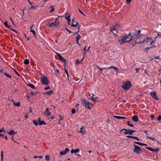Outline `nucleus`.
<instances>
[{
    "mask_svg": "<svg viewBox=\"0 0 161 161\" xmlns=\"http://www.w3.org/2000/svg\"><path fill=\"white\" fill-rule=\"evenodd\" d=\"M120 27V25L119 24L113 25L112 26L110 27L109 34L110 35L113 33L114 35V36H117V33L118 32V30H119Z\"/></svg>",
    "mask_w": 161,
    "mask_h": 161,
    "instance_id": "f257e3e1",
    "label": "nucleus"
},
{
    "mask_svg": "<svg viewBox=\"0 0 161 161\" xmlns=\"http://www.w3.org/2000/svg\"><path fill=\"white\" fill-rule=\"evenodd\" d=\"M131 86V82L129 81L125 82L122 85V87L125 90H128Z\"/></svg>",
    "mask_w": 161,
    "mask_h": 161,
    "instance_id": "f03ea898",
    "label": "nucleus"
},
{
    "mask_svg": "<svg viewBox=\"0 0 161 161\" xmlns=\"http://www.w3.org/2000/svg\"><path fill=\"white\" fill-rule=\"evenodd\" d=\"M40 80L41 82L43 84L48 85L49 84V81L48 78L44 75L41 77Z\"/></svg>",
    "mask_w": 161,
    "mask_h": 161,
    "instance_id": "7ed1b4c3",
    "label": "nucleus"
},
{
    "mask_svg": "<svg viewBox=\"0 0 161 161\" xmlns=\"http://www.w3.org/2000/svg\"><path fill=\"white\" fill-rule=\"evenodd\" d=\"M58 18L55 19V21L53 23H49L48 25L49 24V26L51 27H53L54 26L57 27L58 26L59 24V21L58 20Z\"/></svg>",
    "mask_w": 161,
    "mask_h": 161,
    "instance_id": "20e7f679",
    "label": "nucleus"
},
{
    "mask_svg": "<svg viewBox=\"0 0 161 161\" xmlns=\"http://www.w3.org/2000/svg\"><path fill=\"white\" fill-rule=\"evenodd\" d=\"M134 147L133 151L134 152L138 154H140L142 152V150L140 147L136 145H134Z\"/></svg>",
    "mask_w": 161,
    "mask_h": 161,
    "instance_id": "39448f33",
    "label": "nucleus"
},
{
    "mask_svg": "<svg viewBox=\"0 0 161 161\" xmlns=\"http://www.w3.org/2000/svg\"><path fill=\"white\" fill-rule=\"evenodd\" d=\"M85 107L88 109H91L93 107V104L90 103L88 101H84Z\"/></svg>",
    "mask_w": 161,
    "mask_h": 161,
    "instance_id": "423d86ee",
    "label": "nucleus"
},
{
    "mask_svg": "<svg viewBox=\"0 0 161 161\" xmlns=\"http://www.w3.org/2000/svg\"><path fill=\"white\" fill-rule=\"evenodd\" d=\"M121 36L122 37H123V38L121 40H118L119 43L121 45L124 44L125 42H130V41L132 40L131 37L130 38V39L129 41H125V39H124V36Z\"/></svg>",
    "mask_w": 161,
    "mask_h": 161,
    "instance_id": "0eeeda50",
    "label": "nucleus"
},
{
    "mask_svg": "<svg viewBox=\"0 0 161 161\" xmlns=\"http://www.w3.org/2000/svg\"><path fill=\"white\" fill-rule=\"evenodd\" d=\"M150 96L154 99L156 100H158L159 99L157 95V94L156 92H151L150 93Z\"/></svg>",
    "mask_w": 161,
    "mask_h": 161,
    "instance_id": "6e6552de",
    "label": "nucleus"
},
{
    "mask_svg": "<svg viewBox=\"0 0 161 161\" xmlns=\"http://www.w3.org/2000/svg\"><path fill=\"white\" fill-rule=\"evenodd\" d=\"M141 31L140 29L139 30L137 31H134L133 32H132V33H129V35H130L131 37V39H132V38L134 36H137L140 33Z\"/></svg>",
    "mask_w": 161,
    "mask_h": 161,
    "instance_id": "1a4fd4ad",
    "label": "nucleus"
},
{
    "mask_svg": "<svg viewBox=\"0 0 161 161\" xmlns=\"http://www.w3.org/2000/svg\"><path fill=\"white\" fill-rule=\"evenodd\" d=\"M33 122L35 125L36 126L38 125H42V124L46 125V123H45L44 121H41L38 123L37 121L35 120H33Z\"/></svg>",
    "mask_w": 161,
    "mask_h": 161,
    "instance_id": "9d476101",
    "label": "nucleus"
},
{
    "mask_svg": "<svg viewBox=\"0 0 161 161\" xmlns=\"http://www.w3.org/2000/svg\"><path fill=\"white\" fill-rule=\"evenodd\" d=\"M56 54L59 58L60 60L64 63V65L65 66L66 64V59L64 58L60 54L58 53H56Z\"/></svg>",
    "mask_w": 161,
    "mask_h": 161,
    "instance_id": "9b49d317",
    "label": "nucleus"
},
{
    "mask_svg": "<svg viewBox=\"0 0 161 161\" xmlns=\"http://www.w3.org/2000/svg\"><path fill=\"white\" fill-rule=\"evenodd\" d=\"M152 37H148V36H146L143 40L142 43L146 42V43H148L151 41L152 40Z\"/></svg>",
    "mask_w": 161,
    "mask_h": 161,
    "instance_id": "f8f14e48",
    "label": "nucleus"
},
{
    "mask_svg": "<svg viewBox=\"0 0 161 161\" xmlns=\"http://www.w3.org/2000/svg\"><path fill=\"white\" fill-rule=\"evenodd\" d=\"M69 151V149L68 148H66L65 151H61L60 152V154L61 155H63L65 154L68 152Z\"/></svg>",
    "mask_w": 161,
    "mask_h": 161,
    "instance_id": "ddd939ff",
    "label": "nucleus"
},
{
    "mask_svg": "<svg viewBox=\"0 0 161 161\" xmlns=\"http://www.w3.org/2000/svg\"><path fill=\"white\" fill-rule=\"evenodd\" d=\"M50 112H49V109L47 108L46 109V111L44 112V114L46 116L50 115Z\"/></svg>",
    "mask_w": 161,
    "mask_h": 161,
    "instance_id": "4468645a",
    "label": "nucleus"
},
{
    "mask_svg": "<svg viewBox=\"0 0 161 161\" xmlns=\"http://www.w3.org/2000/svg\"><path fill=\"white\" fill-rule=\"evenodd\" d=\"M132 119L135 122H138L139 121V119L137 116L135 115L132 117Z\"/></svg>",
    "mask_w": 161,
    "mask_h": 161,
    "instance_id": "2eb2a0df",
    "label": "nucleus"
},
{
    "mask_svg": "<svg viewBox=\"0 0 161 161\" xmlns=\"http://www.w3.org/2000/svg\"><path fill=\"white\" fill-rule=\"evenodd\" d=\"M78 25H79L78 23L76 22H74V19H73L72 24H71V26L73 27H76Z\"/></svg>",
    "mask_w": 161,
    "mask_h": 161,
    "instance_id": "dca6fc26",
    "label": "nucleus"
},
{
    "mask_svg": "<svg viewBox=\"0 0 161 161\" xmlns=\"http://www.w3.org/2000/svg\"><path fill=\"white\" fill-rule=\"evenodd\" d=\"M113 117L114 118H116V119H126V118L125 117L119 116H115V115L113 116Z\"/></svg>",
    "mask_w": 161,
    "mask_h": 161,
    "instance_id": "f3484780",
    "label": "nucleus"
},
{
    "mask_svg": "<svg viewBox=\"0 0 161 161\" xmlns=\"http://www.w3.org/2000/svg\"><path fill=\"white\" fill-rule=\"evenodd\" d=\"M128 134L131 135L133 133L136 132L135 130H132L129 129L127 130Z\"/></svg>",
    "mask_w": 161,
    "mask_h": 161,
    "instance_id": "a211bd4d",
    "label": "nucleus"
},
{
    "mask_svg": "<svg viewBox=\"0 0 161 161\" xmlns=\"http://www.w3.org/2000/svg\"><path fill=\"white\" fill-rule=\"evenodd\" d=\"M124 39H125V41H129L130 38H131L130 35H129V34L128 36H125L124 37Z\"/></svg>",
    "mask_w": 161,
    "mask_h": 161,
    "instance_id": "6ab92c4d",
    "label": "nucleus"
},
{
    "mask_svg": "<svg viewBox=\"0 0 161 161\" xmlns=\"http://www.w3.org/2000/svg\"><path fill=\"white\" fill-rule=\"evenodd\" d=\"M79 151V149H76L75 150L72 149L71 150V152L72 153H77Z\"/></svg>",
    "mask_w": 161,
    "mask_h": 161,
    "instance_id": "aec40b11",
    "label": "nucleus"
},
{
    "mask_svg": "<svg viewBox=\"0 0 161 161\" xmlns=\"http://www.w3.org/2000/svg\"><path fill=\"white\" fill-rule=\"evenodd\" d=\"M156 40V39H155L153 41L150 43V45L152 46L151 47H150V48H152L153 47H154L155 48L156 47V46H154V44L155 41Z\"/></svg>",
    "mask_w": 161,
    "mask_h": 161,
    "instance_id": "412c9836",
    "label": "nucleus"
},
{
    "mask_svg": "<svg viewBox=\"0 0 161 161\" xmlns=\"http://www.w3.org/2000/svg\"><path fill=\"white\" fill-rule=\"evenodd\" d=\"M13 102L14 106H16V107L20 106V103L19 102H17L16 103H15V101H13Z\"/></svg>",
    "mask_w": 161,
    "mask_h": 161,
    "instance_id": "4be33fe9",
    "label": "nucleus"
},
{
    "mask_svg": "<svg viewBox=\"0 0 161 161\" xmlns=\"http://www.w3.org/2000/svg\"><path fill=\"white\" fill-rule=\"evenodd\" d=\"M7 133L10 135H13L15 134H16L17 132H15L14 131L11 130L10 131L8 132Z\"/></svg>",
    "mask_w": 161,
    "mask_h": 161,
    "instance_id": "5701e85b",
    "label": "nucleus"
},
{
    "mask_svg": "<svg viewBox=\"0 0 161 161\" xmlns=\"http://www.w3.org/2000/svg\"><path fill=\"white\" fill-rule=\"evenodd\" d=\"M27 86H30L31 87V88L34 89L35 88V86L31 83H29L27 84Z\"/></svg>",
    "mask_w": 161,
    "mask_h": 161,
    "instance_id": "b1692460",
    "label": "nucleus"
},
{
    "mask_svg": "<svg viewBox=\"0 0 161 161\" xmlns=\"http://www.w3.org/2000/svg\"><path fill=\"white\" fill-rule=\"evenodd\" d=\"M30 32H32L34 37H36V32L34 30L31 29V30H30Z\"/></svg>",
    "mask_w": 161,
    "mask_h": 161,
    "instance_id": "393cba45",
    "label": "nucleus"
},
{
    "mask_svg": "<svg viewBox=\"0 0 161 161\" xmlns=\"http://www.w3.org/2000/svg\"><path fill=\"white\" fill-rule=\"evenodd\" d=\"M65 19H67L70 18V16L69 15V14L67 12L65 13Z\"/></svg>",
    "mask_w": 161,
    "mask_h": 161,
    "instance_id": "a878e982",
    "label": "nucleus"
},
{
    "mask_svg": "<svg viewBox=\"0 0 161 161\" xmlns=\"http://www.w3.org/2000/svg\"><path fill=\"white\" fill-rule=\"evenodd\" d=\"M64 66V67H65V69H64V70L66 72V73L67 75V78H68V80H69V74H68V71L66 69V66H65H65Z\"/></svg>",
    "mask_w": 161,
    "mask_h": 161,
    "instance_id": "bb28decb",
    "label": "nucleus"
},
{
    "mask_svg": "<svg viewBox=\"0 0 161 161\" xmlns=\"http://www.w3.org/2000/svg\"><path fill=\"white\" fill-rule=\"evenodd\" d=\"M125 130V131L124 132V134H128L127 130L126 129H123L122 130H120L119 131V132L120 133L121 131H122V130Z\"/></svg>",
    "mask_w": 161,
    "mask_h": 161,
    "instance_id": "cd10ccee",
    "label": "nucleus"
},
{
    "mask_svg": "<svg viewBox=\"0 0 161 161\" xmlns=\"http://www.w3.org/2000/svg\"><path fill=\"white\" fill-rule=\"evenodd\" d=\"M29 63V60L27 59H25L24 60V63L25 64H27Z\"/></svg>",
    "mask_w": 161,
    "mask_h": 161,
    "instance_id": "c85d7f7f",
    "label": "nucleus"
},
{
    "mask_svg": "<svg viewBox=\"0 0 161 161\" xmlns=\"http://www.w3.org/2000/svg\"><path fill=\"white\" fill-rule=\"evenodd\" d=\"M141 37V36L138 35L136 37H134L133 39L132 38V40H134L136 41L137 40V39H139Z\"/></svg>",
    "mask_w": 161,
    "mask_h": 161,
    "instance_id": "c756f323",
    "label": "nucleus"
},
{
    "mask_svg": "<svg viewBox=\"0 0 161 161\" xmlns=\"http://www.w3.org/2000/svg\"><path fill=\"white\" fill-rule=\"evenodd\" d=\"M45 158L46 161H49L50 160V156L49 155H47L45 156Z\"/></svg>",
    "mask_w": 161,
    "mask_h": 161,
    "instance_id": "7c9ffc66",
    "label": "nucleus"
},
{
    "mask_svg": "<svg viewBox=\"0 0 161 161\" xmlns=\"http://www.w3.org/2000/svg\"><path fill=\"white\" fill-rule=\"evenodd\" d=\"M4 74L8 78H10V79H12L11 76L10 75L8 74L7 73H4Z\"/></svg>",
    "mask_w": 161,
    "mask_h": 161,
    "instance_id": "2f4dec72",
    "label": "nucleus"
},
{
    "mask_svg": "<svg viewBox=\"0 0 161 161\" xmlns=\"http://www.w3.org/2000/svg\"><path fill=\"white\" fill-rule=\"evenodd\" d=\"M53 92V91L52 90H50L49 91L47 92L46 93L48 95H50L52 94Z\"/></svg>",
    "mask_w": 161,
    "mask_h": 161,
    "instance_id": "473e14b6",
    "label": "nucleus"
},
{
    "mask_svg": "<svg viewBox=\"0 0 161 161\" xmlns=\"http://www.w3.org/2000/svg\"><path fill=\"white\" fill-rule=\"evenodd\" d=\"M82 38V37L81 36H80L79 34H78V36H77L76 38V40H79L81 38Z\"/></svg>",
    "mask_w": 161,
    "mask_h": 161,
    "instance_id": "72a5a7b5",
    "label": "nucleus"
},
{
    "mask_svg": "<svg viewBox=\"0 0 161 161\" xmlns=\"http://www.w3.org/2000/svg\"><path fill=\"white\" fill-rule=\"evenodd\" d=\"M81 26V25H80L79 27H78V31L74 33V34H79L78 33L79 32V31H80V27Z\"/></svg>",
    "mask_w": 161,
    "mask_h": 161,
    "instance_id": "f704fd0d",
    "label": "nucleus"
},
{
    "mask_svg": "<svg viewBox=\"0 0 161 161\" xmlns=\"http://www.w3.org/2000/svg\"><path fill=\"white\" fill-rule=\"evenodd\" d=\"M13 70H14V72H15V73L17 75H18L19 76H20L21 75H20L17 72V71L15 69H13Z\"/></svg>",
    "mask_w": 161,
    "mask_h": 161,
    "instance_id": "c9c22d12",
    "label": "nucleus"
},
{
    "mask_svg": "<svg viewBox=\"0 0 161 161\" xmlns=\"http://www.w3.org/2000/svg\"><path fill=\"white\" fill-rule=\"evenodd\" d=\"M113 69L115 70V71L116 72H118L119 70L118 68L117 67L115 66L113 67Z\"/></svg>",
    "mask_w": 161,
    "mask_h": 161,
    "instance_id": "e433bc0d",
    "label": "nucleus"
},
{
    "mask_svg": "<svg viewBox=\"0 0 161 161\" xmlns=\"http://www.w3.org/2000/svg\"><path fill=\"white\" fill-rule=\"evenodd\" d=\"M134 143L135 144H137L138 145H139L140 146H142V143H140V142H134Z\"/></svg>",
    "mask_w": 161,
    "mask_h": 161,
    "instance_id": "4c0bfd02",
    "label": "nucleus"
},
{
    "mask_svg": "<svg viewBox=\"0 0 161 161\" xmlns=\"http://www.w3.org/2000/svg\"><path fill=\"white\" fill-rule=\"evenodd\" d=\"M153 151L152 152H154L155 153H157L159 151V149L158 148L155 149H153Z\"/></svg>",
    "mask_w": 161,
    "mask_h": 161,
    "instance_id": "58836bf2",
    "label": "nucleus"
},
{
    "mask_svg": "<svg viewBox=\"0 0 161 161\" xmlns=\"http://www.w3.org/2000/svg\"><path fill=\"white\" fill-rule=\"evenodd\" d=\"M127 125H129V126H132V127H133L134 126L132 124H130V121H128L127 122Z\"/></svg>",
    "mask_w": 161,
    "mask_h": 161,
    "instance_id": "ea45409f",
    "label": "nucleus"
},
{
    "mask_svg": "<svg viewBox=\"0 0 161 161\" xmlns=\"http://www.w3.org/2000/svg\"><path fill=\"white\" fill-rule=\"evenodd\" d=\"M35 27V25H32L30 28V30H31V29L34 30Z\"/></svg>",
    "mask_w": 161,
    "mask_h": 161,
    "instance_id": "a19ab883",
    "label": "nucleus"
},
{
    "mask_svg": "<svg viewBox=\"0 0 161 161\" xmlns=\"http://www.w3.org/2000/svg\"><path fill=\"white\" fill-rule=\"evenodd\" d=\"M147 137L148 138H149V139H151L152 140H154V137H150L148 136H147Z\"/></svg>",
    "mask_w": 161,
    "mask_h": 161,
    "instance_id": "79ce46f5",
    "label": "nucleus"
},
{
    "mask_svg": "<svg viewBox=\"0 0 161 161\" xmlns=\"http://www.w3.org/2000/svg\"><path fill=\"white\" fill-rule=\"evenodd\" d=\"M3 151H1V159H2V161H3Z\"/></svg>",
    "mask_w": 161,
    "mask_h": 161,
    "instance_id": "37998d69",
    "label": "nucleus"
},
{
    "mask_svg": "<svg viewBox=\"0 0 161 161\" xmlns=\"http://www.w3.org/2000/svg\"><path fill=\"white\" fill-rule=\"evenodd\" d=\"M146 148L149 150H150V151H153V149L152 148H151V147H146Z\"/></svg>",
    "mask_w": 161,
    "mask_h": 161,
    "instance_id": "c03bdc74",
    "label": "nucleus"
},
{
    "mask_svg": "<svg viewBox=\"0 0 161 161\" xmlns=\"http://www.w3.org/2000/svg\"><path fill=\"white\" fill-rule=\"evenodd\" d=\"M71 113L72 114H74L75 113V109H72L71 110Z\"/></svg>",
    "mask_w": 161,
    "mask_h": 161,
    "instance_id": "a18cd8bd",
    "label": "nucleus"
},
{
    "mask_svg": "<svg viewBox=\"0 0 161 161\" xmlns=\"http://www.w3.org/2000/svg\"><path fill=\"white\" fill-rule=\"evenodd\" d=\"M51 7H52V8L51 9L50 11V13H52V12L54 10V9L53 8V6H52L50 7V8Z\"/></svg>",
    "mask_w": 161,
    "mask_h": 161,
    "instance_id": "49530a36",
    "label": "nucleus"
},
{
    "mask_svg": "<svg viewBox=\"0 0 161 161\" xmlns=\"http://www.w3.org/2000/svg\"><path fill=\"white\" fill-rule=\"evenodd\" d=\"M94 96V95L92 97L90 98V99L92 100V101H96V100L95 99V98H94L93 96Z\"/></svg>",
    "mask_w": 161,
    "mask_h": 161,
    "instance_id": "de8ad7c7",
    "label": "nucleus"
},
{
    "mask_svg": "<svg viewBox=\"0 0 161 161\" xmlns=\"http://www.w3.org/2000/svg\"><path fill=\"white\" fill-rule=\"evenodd\" d=\"M65 29L67 30V31L69 33H73V32H72L71 31H70V30H69L68 29H67V28H65Z\"/></svg>",
    "mask_w": 161,
    "mask_h": 161,
    "instance_id": "09e8293b",
    "label": "nucleus"
},
{
    "mask_svg": "<svg viewBox=\"0 0 161 161\" xmlns=\"http://www.w3.org/2000/svg\"><path fill=\"white\" fill-rule=\"evenodd\" d=\"M128 138H132L134 139V138H135V137L133 136H126Z\"/></svg>",
    "mask_w": 161,
    "mask_h": 161,
    "instance_id": "8fccbe9b",
    "label": "nucleus"
},
{
    "mask_svg": "<svg viewBox=\"0 0 161 161\" xmlns=\"http://www.w3.org/2000/svg\"><path fill=\"white\" fill-rule=\"evenodd\" d=\"M157 120L159 121L161 120V115L159 116L157 118Z\"/></svg>",
    "mask_w": 161,
    "mask_h": 161,
    "instance_id": "3c124183",
    "label": "nucleus"
},
{
    "mask_svg": "<svg viewBox=\"0 0 161 161\" xmlns=\"http://www.w3.org/2000/svg\"><path fill=\"white\" fill-rule=\"evenodd\" d=\"M25 119H28V114H26L25 115Z\"/></svg>",
    "mask_w": 161,
    "mask_h": 161,
    "instance_id": "603ef678",
    "label": "nucleus"
},
{
    "mask_svg": "<svg viewBox=\"0 0 161 161\" xmlns=\"http://www.w3.org/2000/svg\"><path fill=\"white\" fill-rule=\"evenodd\" d=\"M135 43H136V44H141L142 43V42H137L136 41V40H135Z\"/></svg>",
    "mask_w": 161,
    "mask_h": 161,
    "instance_id": "864d4df0",
    "label": "nucleus"
},
{
    "mask_svg": "<svg viewBox=\"0 0 161 161\" xmlns=\"http://www.w3.org/2000/svg\"><path fill=\"white\" fill-rule=\"evenodd\" d=\"M149 48V47H147V48H146L145 49V52H146L147 53L148 50Z\"/></svg>",
    "mask_w": 161,
    "mask_h": 161,
    "instance_id": "5fc2aeb1",
    "label": "nucleus"
},
{
    "mask_svg": "<svg viewBox=\"0 0 161 161\" xmlns=\"http://www.w3.org/2000/svg\"><path fill=\"white\" fill-rule=\"evenodd\" d=\"M101 71V73H102V70L103 69H107V68H100L99 69Z\"/></svg>",
    "mask_w": 161,
    "mask_h": 161,
    "instance_id": "6e6d98bb",
    "label": "nucleus"
},
{
    "mask_svg": "<svg viewBox=\"0 0 161 161\" xmlns=\"http://www.w3.org/2000/svg\"><path fill=\"white\" fill-rule=\"evenodd\" d=\"M157 35H158V36H156V37H155V39H157L158 36H161V34H160L159 33H158Z\"/></svg>",
    "mask_w": 161,
    "mask_h": 161,
    "instance_id": "4d7b16f0",
    "label": "nucleus"
},
{
    "mask_svg": "<svg viewBox=\"0 0 161 161\" xmlns=\"http://www.w3.org/2000/svg\"><path fill=\"white\" fill-rule=\"evenodd\" d=\"M11 30H12V31H14V32L16 33H18V32L16 31V30H14V29H10Z\"/></svg>",
    "mask_w": 161,
    "mask_h": 161,
    "instance_id": "13d9d810",
    "label": "nucleus"
},
{
    "mask_svg": "<svg viewBox=\"0 0 161 161\" xmlns=\"http://www.w3.org/2000/svg\"><path fill=\"white\" fill-rule=\"evenodd\" d=\"M78 11L80 12V13L81 14H83L84 15H85L80 10V9L78 8Z\"/></svg>",
    "mask_w": 161,
    "mask_h": 161,
    "instance_id": "bf43d9fd",
    "label": "nucleus"
},
{
    "mask_svg": "<svg viewBox=\"0 0 161 161\" xmlns=\"http://www.w3.org/2000/svg\"><path fill=\"white\" fill-rule=\"evenodd\" d=\"M68 21V24H70V22L71 20H70V18H68V19H67Z\"/></svg>",
    "mask_w": 161,
    "mask_h": 161,
    "instance_id": "052dcab7",
    "label": "nucleus"
},
{
    "mask_svg": "<svg viewBox=\"0 0 161 161\" xmlns=\"http://www.w3.org/2000/svg\"><path fill=\"white\" fill-rule=\"evenodd\" d=\"M4 25H6V26H8V22L7 21L5 22L4 23Z\"/></svg>",
    "mask_w": 161,
    "mask_h": 161,
    "instance_id": "680f3d73",
    "label": "nucleus"
},
{
    "mask_svg": "<svg viewBox=\"0 0 161 161\" xmlns=\"http://www.w3.org/2000/svg\"><path fill=\"white\" fill-rule=\"evenodd\" d=\"M44 89L46 90L50 89V87L49 86L46 87L44 88Z\"/></svg>",
    "mask_w": 161,
    "mask_h": 161,
    "instance_id": "e2e57ef3",
    "label": "nucleus"
},
{
    "mask_svg": "<svg viewBox=\"0 0 161 161\" xmlns=\"http://www.w3.org/2000/svg\"><path fill=\"white\" fill-rule=\"evenodd\" d=\"M30 8L31 9H35V8L33 6H32Z\"/></svg>",
    "mask_w": 161,
    "mask_h": 161,
    "instance_id": "0e129e2a",
    "label": "nucleus"
},
{
    "mask_svg": "<svg viewBox=\"0 0 161 161\" xmlns=\"http://www.w3.org/2000/svg\"><path fill=\"white\" fill-rule=\"evenodd\" d=\"M81 61H79L78 60V59H77L76 60V62L77 63V64H79L80 63Z\"/></svg>",
    "mask_w": 161,
    "mask_h": 161,
    "instance_id": "69168bd1",
    "label": "nucleus"
},
{
    "mask_svg": "<svg viewBox=\"0 0 161 161\" xmlns=\"http://www.w3.org/2000/svg\"><path fill=\"white\" fill-rule=\"evenodd\" d=\"M134 139L137 140V141H140V140L138 139V138L137 137H135V138H134Z\"/></svg>",
    "mask_w": 161,
    "mask_h": 161,
    "instance_id": "338daca9",
    "label": "nucleus"
},
{
    "mask_svg": "<svg viewBox=\"0 0 161 161\" xmlns=\"http://www.w3.org/2000/svg\"><path fill=\"white\" fill-rule=\"evenodd\" d=\"M135 70L136 71V72H138L139 70V68H136L135 69Z\"/></svg>",
    "mask_w": 161,
    "mask_h": 161,
    "instance_id": "774afa93",
    "label": "nucleus"
}]
</instances>
